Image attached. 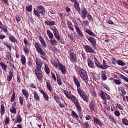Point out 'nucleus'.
Segmentation results:
<instances>
[{
  "instance_id": "obj_1",
  "label": "nucleus",
  "mask_w": 128,
  "mask_h": 128,
  "mask_svg": "<svg viewBox=\"0 0 128 128\" xmlns=\"http://www.w3.org/2000/svg\"><path fill=\"white\" fill-rule=\"evenodd\" d=\"M63 92L68 99L72 100V102L74 104L77 111L78 112H82V106L76 96L72 94L71 95L72 92L70 91L68 92V90H64Z\"/></svg>"
},
{
  "instance_id": "obj_2",
  "label": "nucleus",
  "mask_w": 128,
  "mask_h": 128,
  "mask_svg": "<svg viewBox=\"0 0 128 128\" xmlns=\"http://www.w3.org/2000/svg\"><path fill=\"white\" fill-rule=\"evenodd\" d=\"M75 70L76 72H78L80 77L84 82H86L88 79V78L86 72L84 69L76 66L75 68Z\"/></svg>"
},
{
  "instance_id": "obj_3",
  "label": "nucleus",
  "mask_w": 128,
  "mask_h": 128,
  "mask_svg": "<svg viewBox=\"0 0 128 128\" xmlns=\"http://www.w3.org/2000/svg\"><path fill=\"white\" fill-rule=\"evenodd\" d=\"M53 66H54V68H58L59 70H61L63 74H66V67L62 64L60 62V61L57 63L55 61H52L51 62Z\"/></svg>"
},
{
  "instance_id": "obj_4",
  "label": "nucleus",
  "mask_w": 128,
  "mask_h": 128,
  "mask_svg": "<svg viewBox=\"0 0 128 128\" xmlns=\"http://www.w3.org/2000/svg\"><path fill=\"white\" fill-rule=\"evenodd\" d=\"M35 48H36V50L37 52L39 53V54L42 55L40 56L41 58L44 60H47V56H46V52L41 48L40 45L38 42L35 43Z\"/></svg>"
},
{
  "instance_id": "obj_5",
  "label": "nucleus",
  "mask_w": 128,
  "mask_h": 128,
  "mask_svg": "<svg viewBox=\"0 0 128 128\" xmlns=\"http://www.w3.org/2000/svg\"><path fill=\"white\" fill-rule=\"evenodd\" d=\"M70 61L73 64H76L78 62V58L76 54L74 52H68Z\"/></svg>"
},
{
  "instance_id": "obj_6",
  "label": "nucleus",
  "mask_w": 128,
  "mask_h": 128,
  "mask_svg": "<svg viewBox=\"0 0 128 128\" xmlns=\"http://www.w3.org/2000/svg\"><path fill=\"white\" fill-rule=\"evenodd\" d=\"M35 74L37 76V79L39 82H42L43 80V73L42 70H35Z\"/></svg>"
},
{
  "instance_id": "obj_7",
  "label": "nucleus",
  "mask_w": 128,
  "mask_h": 128,
  "mask_svg": "<svg viewBox=\"0 0 128 128\" xmlns=\"http://www.w3.org/2000/svg\"><path fill=\"white\" fill-rule=\"evenodd\" d=\"M83 48L86 53L96 54V52L90 45H84Z\"/></svg>"
},
{
  "instance_id": "obj_8",
  "label": "nucleus",
  "mask_w": 128,
  "mask_h": 128,
  "mask_svg": "<svg viewBox=\"0 0 128 128\" xmlns=\"http://www.w3.org/2000/svg\"><path fill=\"white\" fill-rule=\"evenodd\" d=\"M100 98L104 100V102L106 103V100H110L111 98L110 96L107 94L106 92H104L102 90L100 94Z\"/></svg>"
},
{
  "instance_id": "obj_9",
  "label": "nucleus",
  "mask_w": 128,
  "mask_h": 128,
  "mask_svg": "<svg viewBox=\"0 0 128 128\" xmlns=\"http://www.w3.org/2000/svg\"><path fill=\"white\" fill-rule=\"evenodd\" d=\"M70 2H74V8L76 10L78 13L80 12V4L76 0H68Z\"/></svg>"
},
{
  "instance_id": "obj_10",
  "label": "nucleus",
  "mask_w": 128,
  "mask_h": 128,
  "mask_svg": "<svg viewBox=\"0 0 128 128\" xmlns=\"http://www.w3.org/2000/svg\"><path fill=\"white\" fill-rule=\"evenodd\" d=\"M36 68H35V70H42V62L41 59L39 58H36Z\"/></svg>"
},
{
  "instance_id": "obj_11",
  "label": "nucleus",
  "mask_w": 128,
  "mask_h": 128,
  "mask_svg": "<svg viewBox=\"0 0 128 128\" xmlns=\"http://www.w3.org/2000/svg\"><path fill=\"white\" fill-rule=\"evenodd\" d=\"M36 8H37V11H38L39 14H42L44 16L46 10L43 6H42L41 4L37 5V6H36Z\"/></svg>"
},
{
  "instance_id": "obj_12",
  "label": "nucleus",
  "mask_w": 128,
  "mask_h": 128,
  "mask_svg": "<svg viewBox=\"0 0 128 128\" xmlns=\"http://www.w3.org/2000/svg\"><path fill=\"white\" fill-rule=\"evenodd\" d=\"M74 28L76 29V32L78 34L81 38H83L84 37V34L80 30V28L78 26V24L74 26Z\"/></svg>"
},
{
  "instance_id": "obj_13",
  "label": "nucleus",
  "mask_w": 128,
  "mask_h": 128,
  "mask_svg": "<svg viewBox=\"0 0 128 128\" xmlns=\"http://www.w3.org/2000/svg\"><path fill=\"white\" fill-rule=\"evenodd\" d=\"M88 39V40H89V42L92 44V46L94 48V49L96 48V40L93 38L92 36H90L89 38H87Z\"/></svg>"
},
{
  "instance_id": "obj_14",
  "label": "nucleus",
  "mask_w": 128,
  "mask_h": 128,
  "mask_svg": "<svg viewBox=\"0 0 128 128\" xmlns=\"http://www.w3.org/2000/svg\"><path fill=\"white\" fill-rule=\"evenodd\" d=\"M88 15V10L86 8L84 7L81 11V16L82 18H86Z\"/></svg>"
},
{
  "instance_id": "obj_15",
  "label": "nucleus",
  "mask_w": 128,
  "mask_h": 128,
  "mask_svg": "<svg viewBox=\"0 0 128 128\" xmlns=\"http://www.w3.org/2000/svg\"><path fill=\"white\" fill-rule=\"evenodd\" d=\"M22 94L24 96V98L26 100V102H28V98H29V92L26 90L22 89Z\"/></svg>"
},
{
  "instance_id": "obj_16",
  "label": "nucleus",
  "mask_w": 128,
  "mask_h": 128,
  "mask_svg": "<svg viewBox=\"0 0 128 128\" xmlns=\"http://www.w3.org/2000/svg\"><path fill=\"white\" fill-rule=\"evenodd\" d=\"M87 62L88 64V66L91 68H94V62L90 59V58H88L87 59Z\"/></svg>"
},
{
  "instance_id": "obj_17",
  "label": "nucleus",
  "mask_w": 128,
  "mask_h": 128,
  "mask_svg": "<svg viewBox=\"0 0 128 128\" xmlns=\"http://www.w3.org/2000/svg\"><path fill=\"white\" fill-rule=\"evenodd\" d=\"M14 69L11 68L9 72V75H8L7 76V80L8 82L12 80V77L14 76Z\"/></svg>"
},
{
  "instance_id": "obj_18",
  "label": "nucleus",
  "mask_w": 128,
  "mask_h": 128,
  "mask_svg": "<svg viewBox=\"0 0 128 128\" xmlns=\"http://www.w3.org/2000/svg\"><path fill=\"white\" fill-rule=\"evenodd\" d=\"M6 60H7L10 62H14V58L12 56V54H10V52H6Z\"/></svg>"
},
{
  "instance_id": "obj_19",
  "label": "nucleus",
  "mask_w": 128,
  "mask_h": 128,
  "mask_svg": "<svg viewBox=\"0 0 128 128\" xmlns=\"http://www.w3.org/2000/svg\"><path fill=\"white\" fill-rule=\"evenodd\" d=\"M66 24H67L70 30L72 31H74V26L71 21H70L69 20H67Z\"/></svg>"
},
{
  "instance_id": "obj_20",
  "label": "nucleus",
  "mask_w": 128,
  "mask_h": 128,
  "mask_svg": "<svg viewBox=\"0 0 128 128\" xmlns=\"http://www.w3.org/2000/svg\"><path fill=\"white\" fill-rule=\"evenodd\" d=\"M6 112V109L4 104H2L0 106V116H2Z\"/></svg>"
},
{
  "instance_id": "obj_21",
  "label": "nucleus",
  "mask_w": 128,
  "mask_h": 128,
  "mask_svg": "<svg viewBox=\"0 0 128 128\" xmlns=\"http://www.w3.org/2000/svg\"><path fill=\"white\" fill-rule=\"evenodd\" d=\"M74 82L76 86V87H80L81 84L78 80L76 78L75 76H73Z\"/></svg>"
},
{
  "instance_id": "obj_22",
  "label": "nucleus",
  "mask_w": 128,
  "mask_h": 128,
  "mask_svg": "<svg viewBox=\"0 0 128 128\" xmlns=\"http://www.w3.org/2000/svg\"><path fill=\"white\" fill-rule=\"evenodd\" d=\"M8 38L10 40V42H14V43L16 42V44H18V42H19L18 40L12 34H10L8 36Z\"/></svg>"
},
{
  "instance_id": "obj_23",
  "label": "nucleus",
  "mask_w": 128,
  "mask_h": 128,
  "mask_svg": "<svg viewBox=\"0 0 128 128\" xmlns=\"http://www.w3.org/2000/svg\"><path fill=\"white\" fill-rule=\"evenodd\" d=\"M20 61L22 66H25L26 62V58L24 54L20 56Z\"/></svg>"
},
{
  "instance_id": "obj_24",
  "label": "nucleus",
  "mask_w": 128,
  "mask_h": 128,
  "mask_svg": "<svg viewBox=\"0 0 128 128\" xmlns=\"http://www.w3.org/2000/svg\"><path fill=\"white\" fill-rule=\"evenodd\" d=\"M22 49L24 52V54L26 56H28V54H30V49H28L27 45H24Z\"/></svg>"
},
{
  "instance_id": "obj_25",
  "label": "nucleus",
  "mask_w": 128,
  "mask_h": 128,
  "mask_svg": "<svg viewBox=\"0 0 128 128\" xmlns=\"http://www.w3.org/2000/svg\"><path fill=\"white\" fill-rule=\"evenodd\" d=\"M39 92H40V93L43 95V96L45 100L47 102L48 101L49 97L48 96L47 94L43 90H40Z\"/></svg>"
},
{
  "instance_id": "obj_26",
  "label": "nucleus",
  "mask_w": 128,
  "mask_h": 128,
  "mask_svg": "<svg viewBox=\"0 0 128 128\" xmlns=\"http://www.w3.org/2000/svg\"><path fill=\"white\" fill-rule=\"evenodd\" d=\"M33 96L35 100L40 102V97L36 91L33 92Z\"/></svg>"
},
{
  "instance_id": "obj_27",
  "label": "nucleus",
  "mask_w": 128,
  "mask_h": 128,
  "mask_svg": "<svg viewBox=\"0 0 128 128\" xmlns=\"http://www.w3.org/2000/svg\"><path fill=\"white\" fill-rule=\"evenodd\" d=\"M22 122V118L20 114H19L16 118V120H15L14 122L16 124H20Z\"/></svg>"
},
{
  "instance_id": "obj_28",
  "label": "nucleus",
  "mask_w": 128,
  "mask_h": 128,
  "mask_svg": "<svg viewBox=\"0 0 128 128\" xmlns=\"http://www.w3.org/2000/svg\"><path fill=\"white\" fill-rule=\"evenodd\" d=\"M39 40H40V42L43 46L44 48H46V44L45 40H44V38L42 36H39Z\"/></svg>"
},
{
  "instance_id": "obj_29",
  "label": "nucleus",
  "mask_w": 128,
  "mask_h": 128,
  "mask_svg": "<svg viewBox=\"0 0 128 128\" xmlns=\"http://www.w3.org/2000/svg\"><path fill=\"white\" fill-rule=\"evenodd\" d=\"M0 29L3 30L4 32H8V27L6 26H4L2 23L1 22L0 24Z\"/></svg>"
},
{
  "instance_id": "obj_30",
  "label": "nucleus",
  "mask_w": 128,
  "mask_h": 128,
  "mask_svg": "<svg viewBox=\"0 0 128 128\" xmlns=\"http://www.w3.org/2000/svg\"><path fill=\"white\" fill-rule=\"evenodd\" d=\"M94 122L96 124H98L100 126H104V124L102 122L101 120H99L98 118H94Z\"/></svg>"
},
{
  "instance_id": "obj_31",
  "label": "nucleus",
  "mask_w": 128,
  "mask_h": 128,
  "mask_svg": "<svg viewBox=\"0 0 128 128\" xmlns=\"http://www.w3.org/2000/svg\"><path fill=\"white\" fill-rule=\"evenodd\" d=\"M95 103L94 101H91L90 104H89V108H90V110L92 112L94 111V107Z\"/></svg>"
},
{
  "instance_id": "obj_32",
  "label": "nucleus",
  "mask_w": 128,
  "mask_h": 128,
  "mask_svg": "<svg viewBox=\"0 0 128 128\" xmlns=\"http://www.w3.org/2000/svg\"><path fill=\"white\" fill-rule=\"evenodd\" d=\"M85 32L88 34H89V36H93L94 37H96V35L95 34L88 28H86L85 30Z\"/></svg>"
},
{
  "instance_id": "obj_33",
  "label": "nucleus",
  "mask_w": 128,
  "mask_h": 128,
  "mask_svg": "<svg viewBox=\"0 0 128 128\" xmlns=\"http://www.w3.org/2000/svg\"><path fill=\"white\" fill-rule=\"evenodd\" d=\"M53 32H54V37L56 38L60 36L59 32L58 31V30H57V28H55L53 30Z\"/></svg>"
},
{
  "instance_id": "obj_34",
  "label": "nucleus",
  "mask_w": 128,
  "mask_h": 128,
  "mask_svg": "<svg viewBox=\"0 0 128 128\" xmlns=\"http://www.w3.org/2000/svg\"><path fill=\"white\" fill-rule=\"evenodd\" d=\"M44 24H46L48 26H53L54 25L56 24V22L54 21H47L46 20L44 22Z\"/></svg>"
},
{
  "instance_id": "obj_35",
  "label": "nucleus",
  "mask_w": 128,
  "mask_h": 128,
  "mask_svg": "<svg viewBox=\"0 0 128 128\" xmlns=\"http://www.w3.org/2000/svg\"><path fill=\"white\" fill-rule=\"evenodd\" d=\"M10 112L12 114H16L17 113V110L15 106H14V105H12V108H10Z\"/></svg>"
},
{
  "instance_id": "obj_36",
  "label": "nucleus",
  "mask_w": 128,
  "mask_h": 128,
  "mask_svg": "<svg viewBox=\"0 0 128 128\" xmlns=\"http://www.w3.org/2000/svg\"><path fill=\"white\" fill-rule=\"evenodd\" d=\"M56 80L58 84L60 86H62V81L61 80L60 76L57 73L56 74Z\"/></svg>"
},
{
  "instance_id": "obj_37",
  "label": "nucleus",
  "mask_w": 128,
  "mask_h": 128,
  "mask_svg": "<svg viewBox=\"0 0 128 128\" xmlns=\"http://www.w3.org/2000/svg\"><path fill=\"white\" fill-rule=\"evenodd\" d=\"M46 88L50 92H52V86H51L50 82L48 80V82H46Z\"/></svg>"
},
{
  "instance_id": "obj_38",
  "label": "nucleus",
  "mask_w": 128,
  "mask_h": 128,
  "mask_svg": "<svg viewBox=\"0 0 128 128\" xmlns=\"http://www.w3.org/2000/svg\"><path fill=\"white\" fill-rule=\"evenodd\" d=\"M94 62L97 67L100 68H102V65L99 62L98 60L96 58H94Z\"/></svg>"
},
{
  "instance_id": "obj_39",
  "label": "nucleus",
  "mask_w": 128,
  "mask_h": 128,
  "mask_svg": "<svg viewBox=\"0 0 128 128\" xmlns=\"http://www.w3.org/2000/svg\"><path fill=\"white\" fill-rule=\"evenodd\" d=\"M0 66L4 70L5 72L6 70V69L8 68V65L6 64L3 62H0Z\"/></svg>"
},
{
  "instance_id": "obj_40",
  "label": "nucleus",
  "mask_w": 128,
  "mask_h": 128,
  "mask_svg": "<svg viewBox=\"0 0 128 128\" xmlns=\"http://www.w3.org/2000/svg\"><path fill=\"white\" fill-rule=\"evenodd\" d=\"M71 114L72 116H73L75 119L77 120L79 119V116L75 111L72 110Z\"/></svg>"
},
{
  "instance_id": "obj_41",
  "label": "nucleus",
  "mask_w": 128,
  "mask_h": 128,
  "mask_svg": "<svg viewBox=\"0 0 128 128\" xmlns=\"http://www.w3.org/2000/svg\"><path fill=\"white\" fill-rule=\"evenodd\" d=\"M116 63L118 66H124L126 65V63H125L124 62H123L122 60H117Z\"/></svg>"
},
{
  "instance_id": "obj_42",
  "label": "nucleus",
  "mask_w": 128,
  "mask_h": 128,
  "mask_svg": "<svg viewBox=\"0 0 128 128\" xmlns=\"http://www.w3.org/2000/svg\"><path fill=\"white\" fill-rule=\"evenodd\" d=\"M44 67V72L47 74H50V70L48 66L46 64H45Z\"/></svg>"
},
{
  "instance_id": "obj_43",
  "label": "nucleus",
  "mask_w": 128,
  "mask_h": 128,
  "mask_svg": "<svg viewBox=\"0 0 128 128\" xmlns=\"http://www.w3.org/2000/svg\"><path fill=\"white\" fill-rule=\"evenodd\" d=\"M16 93L13 92L12 96L10 98V101L12 102H14L16 100Z\"/></svg>"
},
{
  "instance_id": "obj_44",
  "label": "nucleus",
  "mask_w": 128,
  "mask_h": 128,
  "mask_svg": "<svg viewBox=\"0 0 128 128\" xmlns=\"http://www.w3.org/2000/svg\"><path fill=\"white\" fill-rule=\"evenodd\" d=\"M56 39L62 44H66L64 40L62 38H60V36H59L56 38Z\"/></svg>"
},
{
  "instance_id": "obj_45",
  "label": "nucleus",
  "mask_w": 128,
  "mask_h": 128,
  "mask_svg": "<svg viewBox=\"0 0 128 128\" xmlns=\"http://www.w3.org/2000/svg\"><path fill=\"white\" fill-rule=\"evenodd\" d=\"M26 9L28 12H32V5H28L26 7Z\"/></svg>"
},
{
  "instance_id": "obj_46",
  "label": "nucleus",
  "mask_w": 128,
  "mask_h": 128,
  "mask_svg": "<svg viewBox=\"0 0 128 128\" xmlns=\"http://www.w3.org/2000/svg\"><path fill=\"white\" fill-rule=\"evenodd\" d=\"M3 44L9 49L10 51H12V46L10 45L8 42H4Z\"/></svg>"
},
{
  "instance_id": "obj_47",
  "label": "nucleus",
  "mask_w": 128,
  "mask_h": 128,
  "mask_svg": "<svg viewBox=\"0 0 128 128\" xmlns=\"http://www.w3.org/2000/svg\"><path fill=\"white\" fill-rule=\"evenodd\" d=\"M27 65L28 68H30L32 66V60L30 58L28 59L27 62Z\"/></svg>"
},
{
  "instance_id": "obj_48",
  "label": "nucleus",
  "mask_w": 128,
  "mask_h": 128,
  "mask_svg": "<svg viewBox=\"0 0 128 128\" xmlns=\"http://www.w3.org/2000/svg\"><path fill=\"white\" fill-rule=\"evenodd\" d=\"M102 86L107 90H108V92H110V88L106 84L102 82Z\"/></svg>"
},
{
  "instance_id": "obj_49",
  "label": "nucleus",
  "mask_w": 128,
  "mask_h": 128,
  "mask_svg": "<svg viewBox=\"0 0 128 128\" xmlns=\"http://www.w3.org/2000/svg\"><path fill=\"white\" fill-rule=\"evenodd\" d=\"M81 97H82V100L86 102H88V96L84 94H82L81 96H80Z\"/></svg>"
},
{
  "instance_id": "obj_50",
  "label": "nucleus",
  "mask_w": 128,
  "mask_h": 128,
  "mask_svg": "<svg viewBox=\"0 0 128 128\" xmlns=\"http://www.w3.org/2000/svg\"><path fill=\"white\" fill-rule=\"evenodd\" d=\"M19 102L20 106H23L24 104V97H22V96H20Z\"/></svg>"
},
{
  "instance_id": "obj_51",
  "label": "nucleus",
  "mask_w": 128,
  "mask_h": 128,
  "mask_svg": "<svg viewBox=\"0 0 128 128\" xmlns=\"http://www.w3.org/2000/svg\"><path fill=\"white\" fill-rule=\"evenodd\" d=\"M47 34L49 37L50 38L52 39L54 38V35L52 32L49 30H47Z\"/></svg>"
},
{
  "instance_id": "obj_52",
  "label": "nucleus",
  "mask_w": 128,
  "mask_h": 128,
  "mask_svg": "<svg viewBox=\"0 0 128 128\" xmlns=\"http://www.w3.org/2000/svg\"><path fill=\"white\" fill-rule=\"evenodd\" d=\"M116 108H118L120 109V110L123 111L124 110V106L122 104L117 103V106H116Z\"/></svg>"
},
{
  "instance_id": "obj_53",
  "label": "nucleus",
  "mask_w": 128,
  "mask_h": 128,
  "mask_svg": "<svg viewBox=\"0 0 128 128\" xmlns=\"http://www.w3.org/2000/svg\"><path fill=\"white\" fill-rule=\"evenodd\" d=\"M122 123L124 126H128V119L125 118H123V119H122Z\"/></svg>"
},
{
  "instance_id": "obj_54",
  "label": "nucleus",
  "mask_w": 128,
  "mask_h": 128,
  "mask_svg": "<svg viewBox=\"0 0 128 128\" xmlns=\"http://www.w3.org/2000/svg\"><path fill=\"white\" fill-rule=\"evenodd\" d=\"M34 14H35V16H36L38 17V18H40V12H38V10H34Z\"/></svg>"
},
{
  "instance_id": "obj_55",
  "label": "nucleus",
  "mask_w": 128,
  "mask_h": 128,
  "mask_svg": "<svg viewBox=\"0 0 128 128\" xmlns=\"http://www.w3.org/2000/svg\"><path fill=\"white\" fill-rule=\"evenodd\" d=\"M10 117L6 116L4 120L6 126H7V124H10Z\"/></svg>"
},
{
  "instance_id": "obj_56",
  "label": "nucleus",
  "mask_w": 128,
  "mask_h": 128,
  "mask_svg": "<svg viewBox=\"0 0 128 128\" xmlns=\"http://www.w3.org/2000/svg\"><path fill=\"white\" fill-rule=\"evenodd\" d=\"M114 114L116 117H120L121 116L120 112V111H118V110H114Z\"/></svg>"
},
{
  "instance_id": "obj_57",
  "label": "nucleus",
  "mask_w": 128,
  "mask_h": 128,
  "mask_svg": "<svg viewBox=\"0 0 128 128\" xmlns=\"http://www.w3.org/2000/svg\"><path fill=\"white\" fill-rule=\"evenodd\" d=\"M82 126L84 128H89L90 124L88 122H86L82 124Z\"/></svg>"
},
{
  "instance_id": "obj_58",
  "label": "nucleus",
  "mask_w": 128,
  "mask_h": 128,
  "mask_svg": "<svg viewBox=\"0 0 128 128\" xmlns=\"http://www.w3.org/2000/svg\"><path fill=\"white\" fill-rule=\"evenodd\" d=\"M9 66H10V68H12V69H14V70H16V67H15V65H14V62H9Z\"/></svg>"
},
{
  "instance_id": "obj_59",
  "label": "nucleus",
  "mask_w": 128,
  "mask_h": 128,
  "mask_svg": "<svg viewBox=\"0 0 128 128\" xmlns=\"http://www.w3.org/2000/svg\"><path fill=\"white\" fill-rule=\"evenodd\" d=\"M50 43L52 46H57V42L56 40H50Z\"/></svg>"
},
{
  "instance_id": "obj_60",
  "label": "nucleus",
  "mask_w": 128,
  "mask_h": 128,
  "mask_svg": "<svg viewBox=\"0 0 128 128\" xmlns=\"http://www.w3.org/2000/svg\"><path fill=\"white\" fill-rule=\"evenodd\" d=\"M106 72H103L102 74V78L103 80H106L107 79L106 75Z\"/></svg>"
},
{
  "instance_id": "obj_61",
  "label": "nucleus",
  "mask_w": 128,
  "mask_h": 128,
  "mask_svg": "<svg viewBox=\"0 0 128 128\" xmlns=\"http://www.w3.org/2000/svg\"><path fill=\"white\" fill-rule=\"evenodd\" d=\"M77 92L80 96L84 94L80 89V87H77Z\"/></svg>"
},
{
  "instance_id": "obj_62",
  "label": "nucleus",
  "mask_w": 128,
  "mask_h": 128,
  "mask_svg": "<svg viewBox=\"0 0 128 128\" xmlns=\"http://www.w3.org/2000/svg\"><path fill=\"white\" fill-rule=\"evenodd\" d=\"M108 118L110 120L111 122H113L114 124H116V120L114 118H113L111 116H108Z\"/></svg>"
},
{
  "instance_id": "obj_63",
  "label": "nucleus",
  "mask_w": 128,
  "mask_h": 128,
  "mask_svg": "<svg viewBox=\"0 0 128 128\" xmlns=\"http://www.w3.org/2000/svg\"><path fill=\"white\" fill-rule=\"evenodd\" d=\"M114 82L118 85H120L122 84V82L120 80L114 79Z\"/></svg>"
},
{
  "instance_id": "obj_64",
  "label": "nucleus",
  "mask_w": 128,
  "mask_h": 128,
  "mask_svg": "<svg viewBox=\"0 0 128 128\" xmlns=\"http://www.w3.org/2000/svg\"><path fill=\"white\" fill-rule=\"evenodd\" d=\"M54 100L56 102V103H59V102H60V97H58V96H54Z\"/></svg>"
}]
</instances>
